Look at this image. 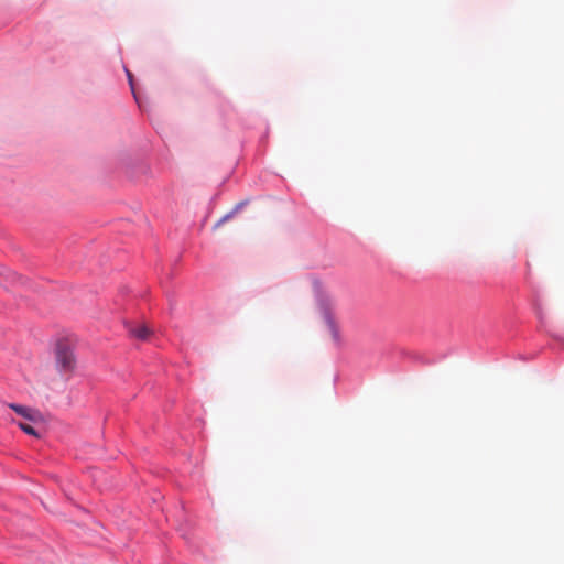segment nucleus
Masks as SVG:
<instances>
[{
	"label": "nucleus",
	"instance_id": "obj_1",
	"mask_svg": "<svg viewBox=\"0 0 564 564\" xmlns=\"http://www.w3.org/2000/svg\"><path fill=\"white\" fill-rule=\"evenodd\" d=\"M313 292L317 310L326 324L336 345L340 344V333L334 316V301L323 289L318 279H313Z\"/></svg>",
	"mask_w": 564,
	"mask_h": 564
},
{
	"label": "nucleus",
	"instance_id": "obj_2",
	"mask_svg": "<svg viewBox=\"0 0 564 564\" xmlns=\"http://www.w3.org/2000/svg\"><path fill=\"white\" fill-rule=\"evenodd\" d=\"M56 366L59 372H72L76 365L73 348L66 339H59L55 346Z\"/></svg>",
	"mask_w": 564,
	"mask_h": 564
},
{
	"label": "nucleus",
	"instance_id": "obj_3",
	"mask_svg": "<svg viewBox=\"0 0 564 564\" xmlns=\"http://www.w3.org/2000/svg\"><path fill=\"white\" fill-rule=\"evenodd\" d=\"M9 408L11 410H13L18 415L26 419L30 422L35 423V422L41 421V419H42L40 411H37L33 408L25 406V405L18 404V403H9Z\"/></svg>",
	"mask_w": 564,
	"mask_h": 564
},
{
	"label": "nucleus",
	"instance_id": "obj_4",
	"mask_svg": "<svg viewBox=\"0 0 564 564\" xmlns=\"http://www.w3.org/2000/svg\"><path fill=\"white\" fill-rule=\"evenodd\" d=\"M126 328L132 337L140 339V340L148 339L151 334L150 328L145 325H133V324L129 323L126 325Z\"/></svg>",
	"mask_w": 564,
	"mask_h": 564
},
{
	"label": "nucleus",
	"instance_id": "obj_5",
	"mask_svg": "<svg viewBox=\"0 0 564 564\" xmlns=\"http://www.w3.org/2000/svg\"><path fill=\"white\" fill-rule=\"evenodd\" d=\"M19 427L28 435L39 436L36 430L29 423H19Z\"/></svg>",
	"mask_w": 564,
	"mask_h": 564
},
{
	"label": "nucleus",
	"instance_id": "obj_6",
	"mask_svg": "<svg viewBox=\"0 0 564 564\" xmlns=\"http://www.w3.org/2000/svg\"><path fill=\"white\" fill-rule=\"evenodd\" d=\"M124 70H126L127 78H128V82H129V85H130L131 91H132V94H133V97H134V99H135L137 104L140 106L139 97H138V95H137V93H135V90H134L133 76H132L131 72H130V70H128L127 68H124Z\"/></svg>",
	"mask_w": 564,
	"mask_h": 564
},
{
	"label": "nucleus",
	"instance_id": "obj_7",
	"mask_svg": "<svg viewBox=\"0 0 564 564\" xmlns=\"http://www.w3.org/2000/svg\"><path fill=\"white\" fill-rule=\"evenodd\" d=\"M250 202H251L250 198L243 199V200L239 202L238 204H236V206L230 212L234 213V215H236L237 213L242 210L245 207H247L250 204Z\"/></svg>",
	"mask_w": 564,
	"mask_h": 564
},
{
	"label": "nucleus",
	"instance_id": "obj_8",
	"mask_svg": "<svg viewBox=\"0 0 564 564\" xmlns=\"http://www.w3.org/2000/svg\"><path fill=\"white\" fill-rule=\"evenodd\" d=\"M234 213L229 212L227 213L226 215H224L215 225V227H219L220 225H223L224 223H226L227 220L231 219L234 217Z\"/></svg>",
	"mask_w": 564,
	"mask_h": 564
},
{
	"label": "nucleus",
	"instance_id": "obj_9",
	"mask_svg": "<svg viewBox=\"0 0 564 564\" xmlns=\"http://www.w3.org/2000/svg\"><path fill=\"white\" fill-rule=\"evenodd\" d=\"M534 311H535V314H536L538 318L540 319V323L543 325V323H544L543 322V314H542V310H541V307H540V305L538 303L534 305Z\"/></svg>",
	"mask_w": 564,
	"mask_h": 564
},
{
	"label": "nucleus",
	"instance_id": "obj_10",
	"mask_svg": "<svg viewBox=\"0 0 564 564\" xmlns=\"http://www.w3.org/2000/svg\"><path fill=\"white\" fill-rule=\"evenodd\" d=\"M555 339L560 341L561 347L564 349V339L561 337H555Z\"/></svg>",
	"mask_w": 564,
	"mask_h": 564
}]
</instances>
